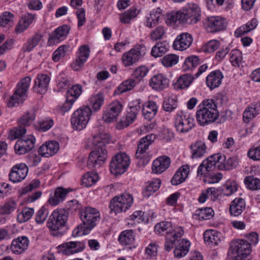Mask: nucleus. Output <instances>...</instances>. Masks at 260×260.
<instances>
[{"mask_svg":"<svg viewBox=\"0 0 260 260\" xmlns=\"http://www.w3.org/2000/svg\"><path fill=\"white\" fill-rule=\"evenodd\" d=\"M69 212L64 209L54 210L47 221V226L50 231L54 232L53 235L60 236L63 235L60 232L65 227L69 216Z\"/></svg>","mask_w":260,"mask_h":260,"instance_id":"nucleus-4","label":"nucleus"},{"mask_svg":"<svg viewBox=\"0 0 260 260\" xmlns=\"http://www.w3.org/2000/svg\"><path fill=\"white\" fill-rule=\"evenodd\" d=\"M194 80L193 75L190 74H185L180 76L174 86V88L177 90L183 89L187 88Z\"/></svg>","mask_w":260,"mask_h":260,"instance_id":"nucleus-42","label":"nucleus"},{"mask_svg":"<svg viewBox=\"0 0 260 260\" xmlns=\"http://www.w3.org/2000/svg\"><path fill=\"white\" fill-rule=\"evenodd\" d=\"M134 198L131 193L124 192L120 196L114 197L110 202L109 208L111 213L115 215L126 212L133 205Z\"/></svg>","mask_w":260,"mask_h":260,"instance_id":"nucleus-5","label":"nucleus"},{"mask_svg":"<svg viewBox=\"0 0 260 260\" xmlns=\"http://www.w3.org/2000/svg\"><path fill=\"white\" fill-rule=\"evenodd\" d=\"M155 138L153 134L147 135L140 139L139 142L138 149L136 153V157L139 159V163L143 165L147 164L149 161L146 155V151L148 149L150 145Z\"/></svg>","mask_w":260,"mask_h":260,"instance_id":"nucleus-12","label":"nucleus"},{"mask_svg":"<svg viewBox=\"0 0 260 260\" xmlns=\"http://www.w3.org/2000/svg\"><path fill=\"white\" fill-rule=\"evenodd\" d=\"M103 94L99 93L90 97L89 101L94 111H99L104 102Z\"/></svg>","mask_w":260,"mask_h":260,"instance_id":"nucleus-52","label":"nucleus"},{"mask_svg":"<svg viewBox=\"0 0 260 260\" xmlns=\"http://www.w3.org/2000/svg\"><path fill=\"white\" fill-rule=\"evenodd\" d=\"M182 14L185 22L193 24L197 23L201 18V10L199 6L196 3H187L182 9Z\"/></svg>","mask_w":260,"mask_h":260,"instance_id":"nucleus-11","label":"nucleus"},{"mask_svg":"<svg viewBox=\"0 0 260 260\" xmlns=\"http://www.w3.org/2000/svg\"><path fill=\"white\" fill-rule=\"evenodd\" d=\"M70 46L69 45H64L59 47L53 53L52 59L57 62L65 56L66 53L70 51Z\"/></svg>","mask_w":260,"mask_h":260,"instance_id":"nucleus-62","label":"nucleus"},{"mask_svg":"<svg viewBox=\"0 0 260 260\" xmlns=\"http://www.w3.org/2000/svg\"><path fill=\"white\" fill-rule=\"evenodd\" d=\"M143 105L140 100H134L129 104V111L125 117L118 123L117 126L120 129H123L133 123L137 118Z\"/></svg>","mask_w":260,"mask_h":260,"instance_id":"nucleus-9","label":"nucleus"},{"mask_svg":"<svg viewBox=\"0 0 260 260\" xmlns=\"http://www.w3.org/2000/svg\"><path fill=\"white\" fill-rule=\"evenodd\" d=\"M130 163V157L126 153L120 152L116 153L110 164L111 173L115 175L123 174L128 169Z\"/></svg>","mask_w":260,"mask_h":260,"instance_id":"nucleus-8","label":"nucleus"},{"mask_svg":"<svg viewBox=\"0 0 260 260\" xmlns=\"http://www.w3.org/2000/svg\"><path fill=\"white\" fill-rule=\"evenodd\" d=\"M31 78L26 76L22 78L17 85L16 90L10 98L8 103L9 107L18 106L22 103L27 98V92L30 86Z\"/></svg>","mask_w":260,"mask_h":260,"instance_id":"nucleus-6","label":"nucleus"},{"mask_svg":"<svg viewBox=\"0 0 260 260\" xmlns=\"http://www.w3.org/2000/svg\"><path fill=\"white\" fill-rule=\"evenodd\" d=\"M214 212L210 207H205L197 209L194 216L195 218L200 220H208L213 217Z\"/></svg>","mask_w":260,"mask_h":260,"instance_id":"nucleus-48","label":"nucleus"},{"mask_svg":"<svg viewBox=\"0 0 260 260\" xmlns=\"http://www.w3.org/2000/svg\"><path fill=\"white\" fill-rule=\"evenodd\" d=\"M218 156L219 153L214 154L203 160V163H204L207 169H208L209 171H212L215 168L218 169V166L219 165L218 164L219 161Z\"/></svg>","mask_w":260,"mask_h":260,"instance_id":"nucleus-53","label":"nucleus"},{"mask_svg":"<svg viewBox=\"0 0 260 260\" xmlns=\"http://www.w3.org/2000/svg\"><path fill=\"white\" fill-rule=\"evenodd\" d=\"M91 143L93 149L91 152H94L96 155H103L107 159L108 154L106 148V140L101 136H93L91 139H88L87 146Z\"/></svg>","mask_w":260,"mask_h":260,"instance_id":"nucleus-20","label":"nucleus"},{"mask_svg":"<svg viewBox=\"0 0 260 260\" xmlns=\"http://www.w3.org/2000/svg\"><path fill=\"white\" fill-rule=\"evenodd\" d=\"M173 230V226L172 223L168 221H163L157 223L154 226V232L160 235H164L169 234Z\"/></svg>","mask_w":260,"mask_h":260,"instance_id":"nucleus-46","label":"nucleus"},{"mask_svg":"<svg viewBox=\"0 0 260 260\" xmlns=\"http://www.w3.org/2000/svg\"><path fill=\"white\" fill-rule=\"evenodd\" d=\"M106 159L103 155H96L94 152H91L87 160V166L89 168H99L106 161Z\"/></svg>","mask_w":260,"mask_h":260,"instance_id":"nucleus-43","label":"nucleus"},{"mask_svg":"<svg viewBox=\"0 0 260 260\" xmlns=\"http://www.w3.org/2000/svg\"><path fill=\"white\" fill-rule=\"evenodd\" d=\"M218 170H230L235 168L238 165V161L235 157H228L219 153Z\"/></svg>","mask_w":260,"mask_h":260,"instance_id":"nucleus-33","label":"nucleus"},{"mask_svg":"<svg viewBox=\"0 0 260 260\" xmlns=\"http://www.w3.org/2000/svg\"><path fill=\"white\" fill-rule=\"evenodd\" d=\"M170 164V157L165 155L160 156L153 161L152 170L155 174H161L169 168Z\"/></svg>","mask_w":260,"mask_h":260,"instance_id":"nucleus-27","label":"nucleus"},{"mask_svg":"<svg viewBox=\"0 0 260 260\" xmlns=\"http://www.w3.org/2000/svg\"><path fill=\"white\" fill-rule=\"evenodd\" d=\"M28 168L24 163L14 165L10 171L9 178L13 183H18L23 180L27 175Z\"/></svg>","mask_w":260,"mask_h":260,"instance_id":"nucleus-16","label":"nucleus"},{"mask_svg":"<svg viewBox=\"0 0 260 260\" xmlns=\"http://www.w3.org/2000/svg\"><path fill=\"white\" fill-rule=\"evenodd\" d=\"M34 214V210L25 208L17 215V220L19 223H23L29 220Z\"/></svg>","mask_w":260,"mask_h":260,"instance_id":"nucleus-57","label":"nucleus"},{"mask_svg":"<svg viewBox=\"0 0 260 260\" xmlns=\"http://www.w3.org/2000/svg\"><path fill=\"white\" fill-rule=\"evenodd\" d=\"M169 47L166 41L157 42L152 48L151 55L155 58L162 56L168 51Z\"/></svg>","mask_w":260,"mask_h":260,"instance_id":"nucleus-45","label":"nucleus"},{"mask_svg":"<svg viewBox=\"0 0 260 260\" xmlns=\"http://www.w3.org/2000/svg\"><path fill=\"white\" fill-rule=\"evenodd\" d=\"M219 116L216 102L211 99L203 100L198 106L196 114L198 123L203 126L214 122Z\"/></svg>","mask_w":260,"mask_h":260,"instance_id":"nucleus-2","label":"nucleus"},{"mask_svg":"<svg viewBox=\"0 0 260 260\" xmlns=\"http://www.w3.org/2000/svg\"><path fill=\"white\" fill-rule=\"evenodd\" d=\"M165 12L158 7L152 10L147 18V26L149 27L154 26L163 19Z\"/></svg>","mask_w":260,"mask_h":260,"instance_id":"nucleus-35","label":"nucleus"},{"mask_svg":"<svg viewBox=\"0 0 260 260\" xmlns=\"http://www.w3.org/2000/svg\"><path fill=\"white\" fill-rule=\"evenodd\" d=\"M259 107H260V103H253L245 109L243 114V120L245 123H249L258 114Z\"/></svg>","mask_w":260,"mask_h":260,"instance_id":"nucleus-38","label":"nucleus"},{"mask_svg":"<svg viewBox=\"0 0 260 260\" xmlns=\"http://www.w3.org/2000/svg\"><path fill=\"white\" fill-rule=\"evenodd\" d=\"M59 149L58 142L51 141L45 142L39 149V154L44 157H48L56 154Z\"/></svg>","mask_w":260,"mask_h":260,"instance_id":"nucleus-26","label":"nucleus"},{"mask_svg":"<svg viewBox=\"0 0 260 260\" xmlns=\"http://www.w3.org/2000/svg\"><path fill=\"white\" fill-rule=\"evenodd\" d=\"M135 239V235L132 230H126L122 231L118 237V241L123 246L132 245Z\"/></svg>","mask_w":260,"mask_h":260,"instance_id":"nucleus-44","label":"nucleus"},{"mask_svg":"<svg viewBox=\"0 0 260 260\" xmlns=\"http://www.w3.org/2000/svg\"><path fill=\"white\" fill-rule=\"evenodd\" d=\"M99 179L98 174L93 172H87L82 178V184L85 187H89L95 184Z\"/></svg>","mask_w":260,"mask_h":260,"instance_id":"nucleus-51","label":"nucleus"},{"mask_svg":"<svg viewBox=\"0 0 260 260\" xmlns=\"http://www.w3.org/2000/svg\"><path fill=\"white\" fill-rule=\"evenodd\" d=\"M35 117L36 115L33 110L28 112L21 117L19 121V124L24 127L29 126L35 120Z\"/></svg>","mask_w":260,"mask_h":260,"instance_id":"nucleus-61","label":"nucleus"},{"mask_svg":"<svg viewBox=\"0 0 260 260\" xmlns=\"http://www.w3.org/2000/svg\"><path fill=\"white\" fill-rule=\"evenodd\" d=\"M14 24V15L9 12H5L0 16V26L9 27Z\"/></svg>","mask_w":260,"mask_h":260,"instance_id":"nucleus-56","label":"nucleus"},{"mask_svg":"<svg viewBox=\"0 0 260 260\" xmlns=\"http://www.w3.org/2000/svg\"><path fill=\"white\" fill-rule=\"evenodd\" d=\"M245 208V200L241 198H236L230 203L229 207L230 215L233 217H237L242 214Z\"/></svg>","mask_w":260,"mask_h":260,"instance_id":"nucleus-29","label":"nucleus"},{"mask_svg":"<svg viewBox=\"0 0 260 260\" xmlns=\"http://www.w3.org/2000/svg\"><path fill=\"white\" fill-rule=\"evenodd\" d=\"M123 110V105L118 101H114L109 105L104 112L103 118L107 122L116 121Z\"/></svg>","mask_w":260,"mask_h":260,"instance_id":"nucleus-15","label":"nucleus"},{"mask_svg":"<svg viewBox=\"0 0 260 260\" xmlns=\"http://www.w3.org/2000/svg\"><path fill=\"white\" fill-rule=\"evenodd\" d=\"M190 171L188 165H183L175 173L171 179V183L173 185H177L184 182L188 177Z\"/></svg>","mask_w":260,"mask_h":260,"instance_id":"nucleus-34","label":"nucleus"},{"mask_svg":"<svg viewBox=\"0 0 260 260\" xmlns=\"http://www.w3.org/2000/svg\"><path fill=\"white\" fill-rule=\"evenodd\" d=\"M244 183L246 187L251 190H258L260 189V179L253 176H247L244 179Z\"/></svg>","mask_w":260,"mask_h":260,"instance_id":"nucleus-58","label":"nucleus"},{"mask_svg":"<svg viewBox=\"0 0 260 260\" xmlns=\"http://www.w3.org/2000/svg\"><path fill=\"white\" fill-rule=\"evenodd\" d=\"M90 52V48L87 45H83L79 48L75 60L71 64L74 71H79L83 66L89 57Z\"/></svg>","mask_w":260,"mask_h":260,"instance_id":"nucleus-19","label":"nucleus"},{"mask_svg":"<svg viewBox=\"0 0 260 260\" xmlns=\"http://www.w3.org/2000/svg\"><path fill=\"white\" fill-rule=\"evenodd\" d=\"M146 48L143 44L136 45L129 51L124 53L122 60L125 67L132 66L138 62L146 54Z\"/></svg>","mask_w":260,"mask_h":260,"instance_id":"nucleus-10","label":"nucleus"},{"mask_svg":"<svg viewBox=\"0 0 260 260\" xmlns=\"http://www.w3.org/2000/svg\"><path fill=\"white\" fill-rule=\"evenodd\" d=\"M161 61L165 67H171L178 63L179 56L174 54H169L163 57Z\"/></svg>","mask_w":260,"mask_h":260,"instance_id":"nucleus-59","label":"nucleus"},{"mask_svg":"<svg viewBox=\"0 0 260 260\" xmlns=\"http://www.w3.org/2000/svg\"><path fill=\"white\" fill-rule=\"evenodd\" d=\"M50 78L47 74H38L35 80L33 90L39 94H45L48 88Z\"/></svg>","mask_w":260,"mask_h":260,"instance_id":"nucleus-24","label":"nucleus"},{"mask_svg":"<svg viewBox=\"0 0 260 260\" xmlns=\"http://www.w3.org/2000/svg\"><path fill=\"white\" fill-rule=\"evenodd\" d=\"M158 244L156 241L151 242L145 247V255L148 258H151L157 255Z\"/></svg>","mask_w":260,"mask_h":260,"instance_id":"nucleus-64","label":"nucleus"},{"mask_svg":"<svg viewBox=\"0 0 260 260\" xmlns=\"http://www.w3.org/2000/svg\"><path fill=\"white\" fill-rule=\"evenodd\" d=\"M139 13L140 10L137 7L133 6L120 16V21L123 23H128L133 19L136 17Z\"/></svg>","mask_w":260,"mask_h":260,"instance_id":"nucleus-50","label":"nucleus"},{"mask_svg":"<svg viewBox=\"0 0 260 260\" xmlns=\"http://www.w3.org/2000/svg\"><path fill=\"white\" fill-rule=\"evenodd\" d=\"M70 27L67 25H63L58 27L50 37L48 43L49 45L53 44L58 43L63 40L69 34Z\"/></svg>","mask_w":260,"mask_h":260,"instance_id":"nucleus-30","label":"nucleus"},{"mask_svg":"<svg viewBox=\"0 0 260 260\" xmlns=\"http://www.w3.org/2000/svg\"><path fill=\"white\" fill-rule=\"evenodd\" d=\"M72 191H73V189L70 187H57L54 191V194L48 199V202L51 206H56L63 201L68 193Z\"/></svg>","mask_w":260,"mask_h":260,"instance_id":"nucleus-25","label":"nucleus"},{"mask_svg":"<svg viewBox=\"0 0 260 260\" xmlns=\"http://www.w3.org/2000/svg\"><path fill=\"white\" fill-rule=\"evenodd\" d=\"M85 243L80 241H70L63 243L58 246L59 252L70 255L82 251L85 248Z\"/></svg>","mask_w":260,"mask_h":260,"instance_id":"nucleus-18","label":"nucleus"},{"mask_svg":"<svg viewBox=\"0 0 260 260\" xmlns=\"http://www.w3.org/2000/svg\"><path fill=\"white\" fill-rule=\"evenodd\" d=\"M42 39V35L40 33H36L28 38L23 44L21 50L23 52H30L38 46Z\"/></svg>","mask_w":260,"mask_h":260,"instance_id":"nucleus-37","label":"nucleus"},{"mask_svg":"<svg viewBox=\"0 0 260 260\" xmlns=\"http://www.w3.org/2000/svg\"><path fill=\"white\" fill-rule=\"evenodd\" d=\"M251 247L248 240L238 239L231 242L228 252L230 258L234 260H250Z\"/></svg>","mask_w":260,"mask_h":260,"instance_id":"nucleus-3","label":"nucleus"},{"mask_svg":"<svg viewBox=\"0 0 260 260\" xmlns=\"http://www.w3.org/2000/svg\"><path fill=\"white\" fill-rule=\"evenodd\" d=\"M193 41L192 35L187 32L178 35L174 41L173 47L174 49L183 51L189 48Z\"/></svg>","mask_w":260,"mask_h":260,"instance_id":"nucleus-21","label":"nucleus"},{"mask_svg":"<svg viewBox=\"0 0 260 260\" xmlns=\"http://www.w3.org/2000/svg\"><path fill=\"white\" fill-rule=\"evenodd\" d=\"M257 25V20L252 19L250 21L247 22L245 24L239 27L235 32V36L236 37H240L245 34L254 29Z\"/></svg>","mask_w":260,"mask_h":260,"instance_id":"nucleus-47","label":"nucleus"},{"mask_svg":"<svg viewBox=\"0 0 260 260\" xmlns=\"http://www.w3.org/2000/svg\"><path fill=\"white\" fill-rule=\"evenodd\" d=\"M49 215V210L45 206H42L36 213L35 220L38 224L43 223Z\"/></svg>","mask_w":260,"mask_h":260,"instance_id":"nucleus-63","label":"nucleus"},{"mask_svg":"<svg viewBox=\"0 0 260 260\" xmlns=\"http://www.w3.org/2000/svg\"><path fill=\"white\" fill-rule=\"evenodd\" d=\"M200 63V59L198 56L191 55L187 57L184 62L182 68L184 71L192 70Z\"/></svg>","mask_w":260,"mask_h":260,"instance_id":"nucleus-55","label":"nucleus"},{"mask_svg":"<svg viewBox=\"0 0 260 260\" xmlns=\"http://www.w3.org/2000/svg\"><path fill=\"white\" fill-rule=\"evenodd\" d=\"M92 114L89 106H82L72 114L71 122L74 129L81 131L86 127Z\"/></svg>","mask_w":260,"mask_h":260,"instance_id":"nucleus-7","label":"nucleus"},{"mask_svg":"<svg viewBox=\"0 0 260 260\" xmlns=\"http://www.w3.org/2000/svg\"><path fill=\"white\" fill-rule=\"evenodd\" d=\"M82 92V85L76 84L73 85L67 92V96L76 101Z\"/></svg>","mask_w":260,"mask_h":260,"instance_id":"nucleus-60","label":"nucleus"},{"mask_svg":"<svg viewBox=\"0 0 260 260\" xmlns=\"http://www.w3.org/2000/svg\"><path fill=\"white\" fill-rule=\"evenodd\" d=\"M191 158L198 159L203 157L207 153V146L202 141H198L190 146Z\"/></svg>","mask_w":260,"mask_h":260,"instance_id":"nucleus-31","label":"nucleus"},{"mask_svg":"<svg viewBox=\"0 0 260 260\" xmlns=\"http://www.w3.org/2000/svg\"><path fill=\"white\" fill-rule=\"evenodd\" d=\"M205 25L208 32L215 33L224 30L226 27L227 22L221 16H212L206 19Z\"/></svg>","mask_w":260,"mask_h":260,"instance_id":"nucleus-14","label":"nucleus"},{"mask_svg":"<svg viewBox=\"0 0 260 260\" xmlns=\"http://www.w3.org/2000/svg\"><path fill=\"white\" fill-rule=\"evenodd\" d=\"M35 138L31 135L24 136L18 140L14 146L16 152L20 155L31 150L35 146Z\"/></svg>","mask_w":260,"mask_h":260,"instance_id":"nucleus-17","label":"nucleus"},{"mask_svg":"<svg viewBox=\"0 0 260 260\" xmlns=\"http://www.w3.org/2000/svg\"><path fill=\"white\" fill-rule=\"evenodd\" d=\"M161 180L158 178H153L146 183V186L143 191L145 197L149 198L158 190L160 186Z\"/></svg>","mask_w":260,"mask_h":260,"instance_id":"nucleus-40","label":"nucleus"},{"mask_svg":"<svg viewBox=\"0 0 260 260\" xmlns=\"http://www.w3.org/2000/svg\"><path fill=\"white\" fill-rule=\"evenodd\" d=\"M149 84L153 89L161 91L168 87L169 80L164 74H158L150 79Z\"/></svg>","mask_w":260,"mask_h":260,"instance_id":"nucleus-23","label":"nucleus"},{"mask_svg":"<svg viewBox=\"0 0 260 260\" xmlns=\"http://www.w3.org/2000/svg\"><path fill=\"white\" fill-rule=\"evenodd\" d=\"M190 245V242L184 239L180 240L177 242L174 253L175 257L180 258L188 252Z\"/></svg>","mask_w":260,"mask_h":260,"instance_id":"nucleus-36","label":"nucleus"},{"mask_svg":"<svg viewBox=\"0 0 260 260\" xmlns=\"http://www.w3.org/2000/svg\"><path fill=\"white\" fill-rule=\"evenodd\" d=\"M80 217L82 224L73 231L75 236L88 234L100 221L101 214L97 209L87 207L80 211Z\"/></svg>","mask_w":260,"mask_h":260,"instance_id":"nucleus-1","label":"nucleus"},{"mask_svg":"<svg viewBox=\"0 0 260 260\" xmlns=\"http://www.w3.org/2000/svg\"><path fill=\"white\" fill-rule=\"evenodd\" d=\"M35 16L27 14L21 17L17 25L15 27V31L17 34H20L25 30L32 23Z\"/></svg>","mask_w":260,"mask_h":260,"instance_id":"nucleus-41","label":"nucleus"},{"mask_svg":"<svg viewBox=\"0 0 260 260\" xmlns=\"http://www.w3.org/2000/svg\"><path fill=\"white\" fill-rule=\"evenodd\" d=\"M29 240L26 236H19L14 239L11 243L10 249L15 254L24 253L28 248Z\"/></svg>","mask_w":260,"mask_h":260,"instance_id":"nucleus-22","label":"nucleus"},{"mask_svg":"<svg viewBox=\"0 0 260 260\" xmlns=\"http://www.w3.org/2000/svg\"><path fill=\"white\" fill-rule=\"evenodd\" d=\"M223 76L219 70L211 72L206 77V84L211 89L218 87L221 83Z\"/></svg>","mask_w":260,"mask_h":260,"instance_id":"nucleus-32","label":"nucleus"},{"mask_svg":"<svg viewBox=\"0 0 260 260\" xmlns=\"http://www.w3.org/2000/svg\"><path fill=\"white\" fill-rule=\"evenodd\" d=\"M137 84V81L133 78L128 79L119 85L115 90V92L118 94H119L123 92L131 90Z\"/></svg>","mask_w":260,"mask_h":260,"instance_id":"nucleus-49","label":"nucleus"},{"mask_svg":"<svg viewBox=\"0 0 260 260\" xmlns=\"http://www.w3.org/2000/svg\"><path fill=\"white\" fill-rule=\"evenodd\" d=\"M230 61L235 67H239L243 62L242 52L238 49H233L230 53Z\"/></svg>","mask_w":260,"mask_h":260,"instance_id":"nucleus-54","label":"nucleus"},{"mask_svg":"<svg viewBox=\"0 0 260 260\" xmlns=\"http://www.w3.org/2000/svg\"><path fill=\"white\" fill-rule=\"evenodd\" d=\"M158 110V106L154 101H148L143 106L142 113L145 119L150 121L154 117Z\"/></svg>","mask_w":260,"mask_h":260,"instance_id":"nucleus-39","label":"nucleus"},{"mask_svg":"<svg viewBox=\"0 0 260 260\" xmlns=\"http://www.w3.org/2000/svg\"><path fill=\"white\" fill-rule=\"evenodd\" d=\"M194 118L184 114L182 112L177 113L175 120V127L180 133L189 132L194 126Z\"/></svg>","mask_w":260,"mask_h":260,"instance_id":"nucleus-13","label":"nucleus"},{"mask_svg":"<svg viewBox=\"0 0 260 260\" xmlns=\"http://www.w3.org/2000/svg\"><path fill=\"white\" fill-rule=\"evenodd\" d=\"M203 236L205 243L211 247L218 245L221 241V235L216 230H206Z\"/></svg>","mask_w":260,"mask_h":260,"instance_id":"nucleus-28","label":"nucleus"}]
</instances>
